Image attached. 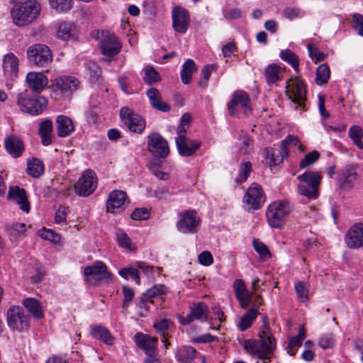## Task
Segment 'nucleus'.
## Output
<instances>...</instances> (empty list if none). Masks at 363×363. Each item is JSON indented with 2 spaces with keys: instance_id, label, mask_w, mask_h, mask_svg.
I'll return each mask as SVG.
<instances>
[{
  "instance_id": "obj_16",
  "label": "nucleus",
  "mask_w": 363,
  "mask_h": 363,
  "mask_svg": "<svg viewBox=\"0 0 363 363\" xmlns=\"http://www.w3.org/2000/svg\"><path fill=\"white\" fill-rule=\"evenodd\" d=\"M228 109L231 116L235 115L239 109L242 110L245 115L251 111L250 101L246 92H235L228 104Z\"/></svg>"
},
{
  "instance_id": "obj_5",
  "label": "nucleus",
  "mask_w": 363,
  "mask_h": 363,
  "mask_svg": "<svg viewBox=\"0 0 363 363\" xmlns=\"http://www.w3.org/2000/svg\"><path fill=\"white\" fill-rule=\"evenodd\" d=\"M18 100L21 111L31 115L41 113L48 104L46 99L38 96L35 92H20Z\"/></svg>"
},
{
  "instance_id": "obj_4",
  "label": "nucleus",
  "mask_w": 363,
  "mask_h": 363,
  "mask_svg": "<svg viewBox=\"0 0 363 363\" xmlns=\"http://www.w3.org/2000/svg\"><path fill=\"white\" fill-rule=\"evenodd\" d=\"M301 182L298 186V191L310 199H315L318 196V188L322 176L320 172L306 171L297 177Z\"/></svg>"
},
{
  "instance_id": "obj_64",
  "label": "nucleus",
  "mask_w": 363,
  "mask_h": 363,
  "mask_svg": "<svg viewBox=\"0 0 363 363\" xmlns=\"http://www.w3.org/2000/svg\"><path fill=\"white\" fill-rule=\"evenodd\" d=\"M150 215L147 208H139L134 210L130 215V218L135 220H147L150 218Z\"/></svg>"
},
{
  "instance_id": "obj_27",
  "label": "nucleus",
  "mask_w": 363,
  "mask_h": 363,
  "mask_svg": "<svg viewBox=\"0 0 363 363\" xmlns=\"http://www.w3.org/2000/svg\"><path fill=\"white\" fill-rule=\"evenodd\" d=\"M127 199V194L124 191L114 190L109 194L106 201V208L108 212H113L116 208H121Z\"/></svg>"
},
{
  "instance_id": "obj_17",
  "label": "nucleus",
  "mask_w": 363,
  "mask_h": 363,
  "mask_svg": "<svg viewBox=\"0 0 363 363\" xmlns=\"http://www.w3.org/2000/svg\"><path fill=\"white\" fill-rule=\"evenodd\" d=\"M172 26L175 31L185 33L190 23L189 12L179 6L174 7L172 13Z\"/></svg>"
},
{
  "instance_id": "obj_33",
  "label": "nucleus",
  "mask_w": 363,
  "mask_h": 363,
  "mask_svg": "<svg viewBox=\"0 0 363 363\" xmlns=\"http://www.w3.org/2000/svg\"><path fill=\"white\" fill-rule=\"evenodd\" d=\"M52 123L50 120H45L40 123L38 133L43 145L48 146L52 143Z\"/></svg>"
},
{
  "instance_id": "obj_54",
  "label": "nucleus",
  "mask_w": 363,
  "mask_h": 363,
  "mask_svg": "<svg viewBox=\"0 0 363 363\" xmlns=\"http://www.w3.org/2000/svg\"><path fill=\"white\" fill-rule=\"evenodd\" d=\"M167 292V289L164 285L159 284L155 285L145 292V296L149 298H154L157 296L162 297Z\"/></svg>"
},
{
  "instance_id": "obj_21",
  "label": "nucleus",
  "mask_w": 363,
  "mask_h": 363,
  "mask_svg": "<svg viewBox=\"0 0 363 363\" xmlns=\"http://www.w3.org/2000/svg\"><path fill=\"white\" fill-rule=\"evenodd\" d=\"M345 242L350 248L357 249L363 246V223L353 225L345 235Z\"/></svg>"
},
{
  "instance_id": "obj_60",
  "label": "nucleus",
  "mask_w": 363,
  "mask_h": 363,
  "mask_svg": "<svg viewBox=\"0 0 363 363\" xmlns=\"http://www.w3.org/2000/svg\"><path fill=\"white\" fill-rule=\"evenodd\" d=\"M335 343V336L333 333L323 335L319 340L318 344L323 350L330 348Z\"/></svg>"
},
{
  "instance_id": "obj_45",
  "label": "nucleus",
  "mask_w": 363,
  "mask_h": 363,
  "mask_svg": "<svg viewBox=\"0 0 363 363\" xmlns=\"http://www.w3.org/2000/svg\"><path fill=\"white\" fill-rule=\"evenodd\" d=\"M286 91H306V85L303 79L298 77L291 78L286 82Z\"/></svg>"
},
{
  "instance_id": "obj_41",
  "label": "nucleus",
  "mask_w": 363,
  "mask_h": 363,
  "mask_svg": "<svg viewBox=\"0 0 363 363\" xmlns=\"http://www.w3.org/2000/svg\"><path fill=\"white\" fill-rule=\"evenodd\" d=\"M26 230V225L23 223L13 222L6 225V233L14 238H18L23 235Z\"/></svg>"
},
{
  "instance_id": "obj_23",
  "label": "nucleus",
  "mask_w": 363,
  "mask_h": 363,
  "mask_svg": "<svg viewBox=\"0 0 363 363\" xmlns=\"http://www.w3.org/2000/svg\"><path fill=\"white\" fill-rule=\"evenodd\" d=\"M135 338L138 346L147 355L152 356L155 354L157 337H151L149 335L137 333L135 335Z\"/></svg>"
},
{
  "instance_id": "obj_28",
  "label": "nucleus",
  "mask_w": 363,
  "mask_h": 363,
  "mask_svg": "<svg viewBox=\"0 0 363 363\" xmlns=\"http://www.w3.org/2000/svg\"><path fill=\"white\" fill-rule=\"evenodd\" d=\"M79 29L77 26L71 22H62L60 24L57 30V36L59 38L67 40L74 39L77 35Z\"/></svg>"
},
{
  "instance_id": "obj_43",
  "label": "nucleus",
  "mask_w": 363,
  "mask_h": 363,
  "mask_svg": "<svg viewBox=\"0 0 363 363\" xmlns=\"http://www.w3.org/2000/svg\"><path fill=\"white\" fill-rule=\"evenodd\" d=\"M330 74L329 67L326 64L319 65L316 69L315 83L318 85L325 84Z\"/></svg>"
},
{
  "instance_id": "obj_20",
  "label": "nucleus",
  "mask_w": 363,
  "mask_h": 363,
  "mask_svg": "<svg viewBox=\"0 0 363 363\" xmlns=\"http://www.w3.org/2000/svg\"><path fill=\"white\" fill-rule=\"evenodd\" d=\"M8 199L16 203L19 208L24 212L30 211V202L28 200L26 192L24 189L18 186H10L7 194Z\"/></svg>"
},
{
  "instance_id": "obj_35",
  "label": "nucleus",
  "mask_w": 363,
  "mask_h": 363,
  "mask_svg": "<svg viewBox=\"0 0 363 363\" xmlns=\"http://www.w3.org/2000/svg\"><path fill=\"white\" fill-rule=\"evenodd\" d=\"M284 69L276 64H271L265 69L264 75L269 84H274L281 78Z\"/></svg>"
},
{
  "instance_id": "obj_51",
  "label": "nucleus",
  "mask_w": 363,
  "mask_h": 363,
  "mask_svg": "<svg viewBox=\"0 0 363 363\" xmlns=\"http://www.w3.org/2000/svg\"><path fill=\"white\" fill-rule=\"evenodd\" d=\"M118 273L125 279H128L130 277L135 281L137 284H140V283L138 271L132 267L122 268L119 270Z\"/></svg>"
},
{
  "instance_id": "obj_48",
  "label": "nucleus",
  "mask_w": 363,
  "mask_h": 363,
  "mask_svg": "<svg viewBox=\"0 0 363 363\" xmlns=\"http://www.w3.org/2000/svg\"><path fill=\"white\" fill-rule=\"evenodd\" d=\"M252 246L262 259H267L271 257V253L267 246L259 240L254 239Z\"/></svg>"
},
{
  "instance_id": "obj_61",
  "label": "nucleus",
  "mask_w": 363,
  "mask_h": 363,
  "mask_svg": "<svg viewBox=\"0 0 363 363\" xmlns=\"http://www.w3.org/2000/svg\"><path fill=\"white\" fill-rule=\"evenodd\" d=\"M352 26L358 35L363 37V15L355 13L352 15Z\"/></svg>"
},
{
  "instance_id": "obj_3",
  "label": "nucleus",
  "mask_w": 363,
  "mask_h": 363,
  "mask_svg": "<svg viewBox=\"0 0 363 363\" xmlns=\"http://www.w3.org/2000/svg\"><path fill=\"white\" fill-rule=\"evenodd\" d=\"M293 211V206L287 200L272 203L267 211L266 216L269 225L281 228L285 223V218Z\"/></svg>"
},
{
  "instance_id": "obj_39",
  "label": "nucleus",
  "mask_w": 363,
  "mask_h": 363,
  "mask_svg": "<svg viewBox=\"0 0 363 363\" xmlns=\"http://www.w3.org/2000/svg\"><path fill=\"white\" fill-rule=\"evenodd\" d=\"M173 322L170 319H162L154 323V328L156 332L163 337L162 342L165 347H167L166 336L168 334V330L172 326Z\"/></svg>"
},
{
  "instance_id": "obj_29",
  "label": "nucleus",
  "mask_w": 363,
  "mask_h": 363,
  "mask_svg": "<svg viewBox=\"0 0 363 363\" xmlns=\"http://www.w3.org/2000/svg\"><path fill=\"white\" fill-rule=\"evenodd\" d=\"M56 123L59 137H67L74 130L72 121L67 116H58L56 119Z\"/></svg>"
},
{
  "instance_id": "obj_30",
  "label": "nucleus",
  "mask_w": 363,
  "mask_h": 363,
  "mask_svg": "<svg viewBox=\"0 0 363 363\" xmlns=\"http://www.w3.org/2000/svg\"><path fill=\"white\" fill-rule=\"evenodd\" d=\"M357 172L353 166L347 165L341 169L337 175V180L342 186H350L351 184L356 179Z\"/></svg>"
},
{
  "instance_id": "obj_38",
  "label": "nucleus",
  "mask_w": 363,
  "mask_h": 363,
  "mask_svg": "<svg viewBox=\"0 0 363 363\" xmlns=\"http://www.w3.org/2000/svg\"><path fill=\"white\" fill-rule=\"evenodd\" d=\"M197 70V66L194 61L191 59H188L183 64L182 69L181 71V79L184 84H188L191 80L193 73Z\"/></svg>"
},
{
  "instance_id": "obj_34",
  "label": "nucleus",
  "mask_w": 363,
  "mask_h": 363,
  "mask_svg": "<svg viewBox=\"0 0 363 363\" xmlns=\"http://www.w3.org/2000/svg\"><path fill=\"white\" fill-rule=\"evenodd\" d=\"M197 355V351L193 347L184 346L176 352L177 360L182 363H191Z\"/></svg>"
},
{
  "instance_id": "obj_9",
  "label": "nucleus",
  "mask_w": 363,
  "mask_h": 363,
  "mask_svg": "<svg viewBox=\"0 0 363 363\" xmlns=\"http://www.w3.org/2000/svg\"><path fill=\"white\" fill-rule=\"evenodd\" d=\"M28 59L30 63L38 67H44L52 60L50 49L43 44H35L27 50Z\"/></svg>"
},
{
  "instance_id": "obj_8",
  "label": "nucleus",
  "mask_w": 363,
  "mask_h": 363,
  "mask_svg": "<svg viewBox=\"0 0 363 363\" xmlns=\"http://www.w3.org/2000/svg\"><path fill=\"white\" fill-rule=\"evenodd\" d=\"M7 324L13 330L22 333L30 328L29 318L19 306H12L7 311Z\"/></svg>"
},
{
  "instance_id": "obj_6",
  "label": "nucleus",
  "mask_w": 363,
  "mask_h": 363,
  "mask_svg": "<svg viewBox=\"0 0 363 363\" xmlns=\"http://www.w3.org/2000/svg\"><path fill=\"white\" fill-rule=\"evenodd\" d=\"M120 118L123 125L130 132L141 134L145 129L146 123L144 118L128 106L120 110Z\"/></svg>"
},
{
  "instance_id": "obj_49",
  "label": "nucleus",
  "mask_w": 363,
  "mask_h": 363,
  "mask_svg": "<svg viewBox=\"0 0 363 363\" xmlns=\"http://www.w3.org/2000/svg\"><path fill=\"white\" fill-rule=\"evenodd\" d=\"M144 81L148 84H154L159 82L161 78L159 73L152 66H147L145 69Z\"/></svg>"
},
{
  "instance_id": "obj_19",
  "label": "nucleus",
  "mask_w": 363,
  "mask_h": 363,
  "mask_svg": "<svg viewBox=\"0 0 363 363\" xmlns=\"http://www.w3.org/2000/svg\"><path fill=\"white\" fill-rule=\"evenodd\" d=\"M50 82L52 89L55 91H77L81 89V82L74 76H61Z\"/></svg>"
},
{
  "instance_id": "obj_44",
  "label": "nucleus",
  "mask_w": 363,
  "mask_h": 363,
  "mask_svg": "<svg viewBox=\"0 0 363 363\" xmlns=\"http://www.w3.org/2000/svg\"><path fill=\"white\" fill-rule=\"evenodd\" d=\"M252 170V163L249 161L242 163L239 168V175L235 178V182L240 184L245 182L249 177Z\"/></svg>"
},
{
  "instance_id": "obj_52",
  "label": "nucleus",
  "mask_w": 363,
  "mask_h": 363,
  "mask_svg": "<svg viewBox=\"0 0 363 363\" xmlns=\"http://www.w3.org/2000/svg\"><path fill=\"white\" fill-rule=\"evenodd\" d=\"M50 7L57 11L62 12L69 10L72 7L71 0H48Z\"/></svg>"
},
{
  "instance_id": "obj_50",
  "label": "nucleus",
  "mask_w": 363,
  "mask_h": 363,
  "mask_svg": "<svg viewBox=\"0 0 363 363\" xmlns=\"http://www.w3.org/2000/svg\"><path fill=\"white\" fill-rule=\"evenodd\" d=\"M320 158V153L317 150H313L305 155L300 161L299 167L305 169L307 167L314 164Z\"/></svg>"
},
{
  "instance_id": "obj_11",
  "label": "nucleus",
  "mask_w": 363,
  "mask_h": 363,
  "mask_svg": "<svg viewBox=\"0 0 363 363\" xmlns=\"http://www.w3.org/2000/svg\"><path fill=\"white\" fill-rule=\"evenodd\" d=\"M200 223L201 220L195 211L186 210L179 214L177 228L182 233H195Z\"/></svg>"
},
{
  "instance_id": "obj_25",
  "label": "nucleus",
  "mask_w": 363,
  "mask_h": 363,
  "mask_svg": "<svg viewBox=\"0 0 363 363\" xmlns=\"http://www.w3.org/2000/svg\"><path fill=\"white\" fill-rule=\"evenodd\" d=\"M18 59L13 53L9 52L4 56L2 67L6 76L11 78H16L18 72Z\"/></svg>"
},
{
  "instance_id": "obj_36",
  "label": "nucleus",
  "mask_w": 363,
  "mask_h": 363,
  "mask_svg": "<svg viewBox=\"0 0 363 363\" xmlns=\"http://www.w3.org/2000/svg\"><path fill=\"white\" fill-rule=\"evenodd\" d=\"M258 315L257 309L255 307H251L240 318L238 324V328L240 331H245L251 327L253 321L256 319Z\"/></svg>"
},
{
  "instance_id": "obj_63",
  "label": "nucleus",
  "mask_w": 363,
  "mask_h": 363,
  "mask_svg": "<svg viewBox=\"0 0 363 363\" xmlns=\"http://www.w3.org/2000/svg\"><path fill=\"white\" fill-rule=\"evenodd\" d=\"M215 69L213 65H207L201 71V79L199 80V84L201 88H204L206 82H208L212 71Z\"/></svg>"
},
{
  "instance_id": "obj_56",
  "label": "nucleus",
  "mask_w": 363,
  "mask_h": 363,
  "mask_svg": "<svg viewBox=\"0 0 363 363\" xmlns=\"http://www.w3.org/2000/svg\"><path fill=\"white\" fill-rule=\"evenodd\" d=\"M307 92H285L289 99L295 104L302 106L303 101L306 100Z\"/></svg>"
},
{
  "instance_id": "obj_26",
  "label": "nucleus",
  "mask_w": 363,
  "mask_h": 363,
  "mask_svg": "<svg viewBox=\"0 0 363 363\" xmlns=\"http://www.w3.org/2000/svg\"><path fill=\"white\" fill-rule=\"evenodd\" d=\"M26 82L29 89L38 91L46 87L48 79L43 72H30L26 75Z\"/></svg>"
},
{
  "instance_id": "obj_10",
  "label": "nucleus",
  "mask_w": 363,
  "mask_h": 363,
  "mask_svg": "<svg viewBox=\"0 0 363 363\" xmlns=\"http://www.w3.org/2000/svg\"><path fill=\"white\" fill-rule=\"evenodd\" d=\"M97 177L92 170H86L74 186L75 193L81 196L91 195L96 189Z\"/></svg>"
},
{
  "instance_id": "obj_55",
  "label": "nucleus",
  "mask_w": 363,
  "mask_h": 363,
  "mask_svg": "<svg viewBox=\"0 0 363 363\" xmlns=\"http://www.w3.org/2000/svg\"><path fill=\"white\" fill-rule=\"evenodd\" d=\"M39 235L44 240H50L54 243L60 242V235L51 229L43 228Z\"/></svg>"
},
{
  "instance_id": "obj_12",
  "label": "nucleus",
  "mask_w": 363,
  "mask_h": 363,
  "mask_svg": "<svg viewBox=\"0 0 363 363\" xmlns=\"http://www.w3.org/2000/svg\"><path fill=\"white\" fill-rule=\"evenodd\" d=\"M147 149L156 157L164 158L169 152V148L167 141L159 133H152L147 137Z\"/></svg>"
},
{
  "instance_id": "obj_32",
  "label": "nucleus",
  "mask_w": 363,
  "mask_h": 363,
  "mask_svg": "<svg viewBox=\"0 0 363 363\" xmlns=\"http://www.w3.org/2000/svg\"><path fill=\"white\" fill-rule=\"evenodd\" d=\"M23 305L34 318H41L43 317L41 302L36 298H27L23 300Z\"/></svg>"
},
{
  "instance_id": "obj_24",
  "label": "nucleus",
  "mask_w": 363,
  "mask_h": 363,
  "mask_svg": "<svg viewBox=\"0 0 363 363\" xmlns=\"http://www.w3.org/2000/svg\"><path fill=\"white\" fill-rule=\"evenodd\" d=\"M4 147L12 157H19L25 150L23 140L16 135H10L5 138Z\"/></svg>"
},
{
  "instance_id": "obj_59",
  "label": "nucleus",
  "mask_w": 363,
  "mask_h": 363,
  "mask_svg": "<svg viewBox=\"0 0 363 363\" xmlns=\"http://www.w3.org/2000/svg\"><path fill=\"white\" fill-rule=\"evenodd\" d=\"M307 48L308 50L309 56L313 61H315V63L323 61L325 59V55L323 52H320L318 49L313 45L310 43L308 44Z\"/></svg>"
},
{
  "instance_id": "obj_13",
  "label": "nucleus",
  "mask_w": 363,
  "mask_h": 363,
  "mask_svg": "<svg viewBox=\"0 0 363 363\" xmlns=\"http://www.w3.org/2000/svg\"><path fill=\"white\" fill-rule=\"evenodd\" d=\"M84 274L87 281H94V285L99 284L100 281L108 282L111 277V274L107 271V267L102 262H96L91 266L84 268Z\"/></svg>"
},
{
  "instance_id": "obj_57",
  "label": "nucleus",
  "mask_w": 363,
  "mask_h": 363,
  "mask_svg": "<svg viewBox=\"0 0 363 363\" xmlns=\"http://www.w3.org/2000/svg\"><path fill=\"white\" fill-rule=\"evenodd\" d=\"M149 169L151 172L161 180H167L168 175L161 169L160 162H153L149 165Z\"/></svg>"
},
{
  "instance_id": "obj_62",
  "label": "nucleus",
  "mask_w": 363,
  "mask_h": 363,
  "mask_svg": "<svg viewBox=\"0 0 363 363\" xmlns=\"http://www.w3.org/2000/svg\"><path fill=\"white\" fill-rule=\"evenodd\" d=\"M302 342L303 341L295 336L291 337L286 347L288 354L291 356L295 355L297 350L302 345Z\"/></svg>"
},
{
  "instance_id": "obj_58",
  "label": "nucleus",
  "mask_w": 363,
  "mask_h": 363,
  "mask_svg": "<svg viewBox=\"0 0 363 363\" xmlns=\"http://www.w3.org/2000/svg\"><path fill=\"white\" fill-rule=\"evenodd\" d=\"M116 239L118 245L121 247L130 249L131 240L125 232L121 230H118L116 231Z\"/></svg>"
},
{
  "instance_id": "obj_53",
  "label": "nucleus",
  "mask_w": 363,
  "mask_h": 363,
  "mask_svg": "<svg viewBox=\"0 0 363 363\" xmlns=\"http://www.w3.org/2000/svg\"><path fill=\"white\" fill-rule=\"evenodd\" d=\"M295 290L298 298L301 302H306L308 299V288L303 281H299L295 284Z\"/></svg>"
},
{
  "instance_id": "obj_37",
  "label": "nucleus",
  "mask_w": 363,
  "mask_h": 363,
  "mask_svg": "<svg viewBox=\"0 0 363 363\" xmlns=\"http://www.w3.org/2000/svg\"><path fill=\"white\" fill-rule=\"evenodd\" d=\"M147 95L152 108L162 112L170 111L169 105L162 100L160 92H147Z\"/></svg>"
},
{
  "instance_id": "obj_2",
  "label": "nucleus",
  "mask_w": 363,
  "mask_h": 363,
  "mask_svg": "<svg viewBox=\"0 0 363 363\" xmlns=\"http://www.w3.org/2000/svg\"><path fill=\"white\" fill-rule=\"evenodd\" d=\"M40 12L38 4L28 0L21 6H13L11 10L13 22L18 26H23L35 20Z\"/></svg>"
},
{
  "instance_id": "obj_15",
  "label": "nucleus",
  "mask_w": 363,
  "mask_h": 363,
  "mask_svg": "<svg viewBox=\"0 0 363 363\" xmlns=\"http://www.w3.org/2000/svg\"><path fill=\"white\" fill-rule=\"evenodd\" d=\"M291 138H286L281 141L280 149H274L272 147H268L264 149L265 157L268 160V162L272 168L278 167L283 162L284 157H286L289 154V140Z\"/></svg>"
},
{
  "instance_id": "obj_40",
  "label": "nucleus",
  "mask_w": 363,
  "mask_h": 363,
  "mask_svg": "<svg viewBox=\"0 0 363 363\" xmlns=\"http://www.w3.org/2000/svg\"><path fill=\"white\" fill-rule=\"evenodd\" d=\"M27 172L34 178H38L44 172V164L43 162L37 158H33L28 161Z\"/></svg>"
},
{
  "instance_id": "obj_14",
  "label": "nucleus",
  "mask_w": 363,
  "mask_h": 363,
  "mask_svg": "<svg viewBox=\"0 0 363 363\" xmlns=\"http://www.w3.org/2000/svg\"><path fill=\"white\" fill-rule=\"evenodd\" d=\"M243 201L247 205L249 209H259L265 202V195L262 186L257 183L252 184L247 189Z\"/></svg>"
},
{
  "instance_id": "obj_22",
  "label": "nucleus",
  "mask_w": 363,
  "mask_h": 363,
  "mask_svg": "<svg viewBox=\"0 0 363 363\" xmlns=\"http://www.w3.org/2000/svg\"><path fill=\"white\" fill-rule=\"evenodd\" d=\"M176 145L178 152L183 157L192 155L201 146V143L187 138H176Z\"/></svg>"
},
{
  "instance_id": "obj_1",
  "label": "nucleus",
  "mask_w": 363,
  "mask_h": 363,
  "mask_svg": "<svg viewBox=\"0 0 363 363\" xmlns=\"http://www.w3.org/2000/svg\"><path fill=\"white\" fill-rule=\"evenodd\" d=\"M262 327L264 329L259 333L260 340H246L242 346L247 353L262 359H268L275 349V340L267 323V318H264Z\"/></svg>"
},
{
  "instance_id": "obj_42",
  "label": "nucleus",
  "mask_w": 363,
  "mask_h": 363,
  "mask_svg": "<svg viewBox=\"0 0 363 363\" xmlns=\"http://www.w3.org/2000/svg\"><path fill=\"white\" fill-rule=\"evenodd\" d=\"M279 57L289 64L296 71L298 69L299 59L298 57L291 50H283L279 53Z\"/></svg>"
},
{
  "instance_id": "obj_18",
  "label": "nucleus",
  "mask_w": 363,
  "mask_h": 363,
  "mask_svg": "<svg viewBox=\"0 0 363 363\" xmlns=\"http://www.w3.org/2000/svg\"><path fill=\"white\" fill-rule=\"evenodd\" d=\"M208 314V308L207 305L203 302H199L191 306L190 313L186 317L179 315L178 319L182 325H185L196 320L206 319Z\"/></svg>"
},
{
  "instance_id": "obj_31",
  "label": "nucleus",
  "mask_w": 363,
  "mask_h": 363,
  "mask_svg": "<svg viewBox=\"0 0 363 363\" xmlns=\"http://www.w3.org/2000/svg\"><path fill=\"white\" fill-rule=\"evenodd\" d=\"M91 335L108 345H112L114 343L113 336L108 328L102 325L93 326L91 329Z\"/></svg>"
},
{
  "instance_id": "obj_46",
  "label": "nucleus",
  "mask_w": 363,
  "mask_h": 363,
  "mask_svg": "<svg viewBox=\"0 0 363 363\" xmlns=\"http://www.w3.org/2000/svg\"><path fill=\"white\" fill-rule=\"evenodd\" d=\"M349 135L354 144L359 149L363 148V143L361 141L363 136V131L361 127L359 125H352L349 130Z\"/></svg>"
},
{
  "instance_id": "obj_47",
  "label": "nucleus",
  "mask_w": 363,
  "mask_h": 363,
  "mask_svg": "<svg viewBox=\"0 0 363 363\" xmlns=\"http://www.w3.org/2000/svg\"><path fill=\"white\" fill-rule=\"evenodd\" d=\"M238 146L240 152L243 155L248 154L253 149V140L249 135H245L240 138Z\"/></svg>"
},
{
  "instance_id": "obj_7",
  "label": "nucleus",
  "mask_w": 363,
  "mask_h": 363,
  "mask_svg": "<svg viewBox=\"0 0 363 363\" xmlns=\"http://www.w3.org/2000/svg\"><path fill=\"white\" fill-rule=\"evenodd\" d=\"M99 45L101 53L106 57L104 60L107 62H111L112 57L121 52L122 48V44L118 38L109 30L102 33Z\"/></svg>"
}]
</instances>
